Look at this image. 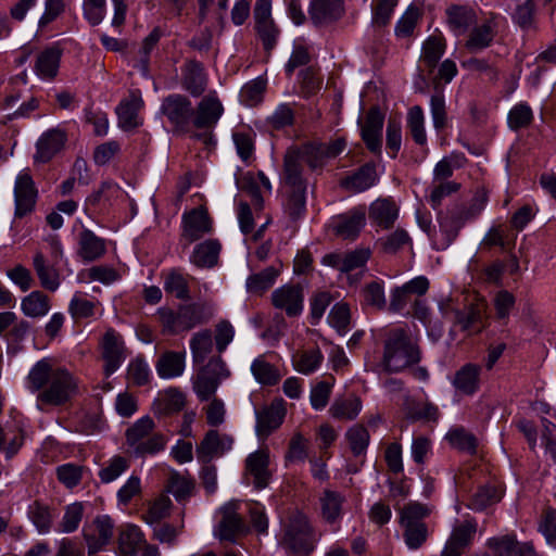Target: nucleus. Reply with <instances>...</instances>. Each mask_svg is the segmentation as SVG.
Masks as SVG:
<instances>
[{
    "mask_svg": "<svg viewBox=\"0 0 556 556\" xmlns=\"http://www.w3.org/2000/svg\"><path fill=\"white\" fill-rule=\"evenodd\" d=\"M362 410V401L355 395L336 399L329 412L334 419L353 420Z\"/></svg>",
    "mask_w": 556,
    "mask_h": 556,
    "instance_id": "09e8293b",
    "label": "nucleus"
},
{
    "mask_svg": "<svg viewBox=\"0 0 556 556\" xmlns=\"http://www.w3.org/2000/svg\"><path fill=\"white\" fill-rule=\"evenodd\" d=\"M283 188H307L304 177L303 163L296 159V154L287 150L283 157V170L281 175Z\"/></svg>",
    "mask_w": 556,
    "mask_h": 556,
    "instance_id": "2f4dec72",
    "label": "nucleus"
},
{
    "mask_svg": "<svg viewBox=\"0 0 556 556\" xmlns=\"http://www.w3.org/2000/svg\"><path fill=\"white\" fill-rule=\"evenodd\" d=\"M303 289L299 285H285L271 293L275 308L285 311L288 317H296L303 311Z\"/></svg>",
    "mask_w": 556,
    "mask_h": 556,
    "instance_id": "a211bd4d",
    "label": "nucleus"
},
{
    "mask_svg": "<svg viewBox=\"0 0 556 556\" xmlns=\"http://www.w3.org/2000/svg\"><path fill=\"white\" fill-rule=\"evenodd\" d=\"M397 3L399 0H372V26L381 28L389 25Z\"/></svg>",
    "mask_w": 556,
    "mask_h": 556,
    "instance_id": "052dcab7",
    "label": "nucleus"
},
{
    "mask_svg": "<svg viewBox=\"0 0 556 556\" xmlns=\"http://www.w3.org/2000/svg\"><path fill=\"white\" fill-rule=\"evenodd\" d=\"M27 515L39 533L46 534L51 531L55 514L50 506L35 501L28 506Z\"/></svg>",
    "mask_w": 556,
    "mask_h": 556,
    "instance_id": "37998d69",
    "label": "nucleus"
},
{
    "mask_svg": "<svg viewBox=\"0 0 556 556\" xmlns=\"http://www.w3.org/2000/svg\"><path fill=\"white\" fill-rule=\"evenodd\" d=\"M366 224V210L364 206L353 207L331 219L333 233L343 240H355Z\"/></svg>",
    "mask_w": 556,
    "mask_h": 556,
    "instance_id": "ddd939ff",
    "label": "nucleus"
},
{
    "mask_svg": "<svg viewBox=\"0 0 556 556\" xmlns=\"http://www.w3.org/2000/svg\"><path fill=\"white\" fill-rule=\"evenodd\" d=\"M430 514V507L418 502H409L402 508L399 522L409 549H418L427 542L429 529L424 519Z\"/></svg>",
    "mask_w": 556,
    "mask_h": 556,
    "instance_id": "423d86ee",
    "label": "nucleus"
},
{
    "mask_svg": "<svg viewBox=\"0 0 556 556\" xmlns=\"http://www.w3.org/2000/svg\"><path fill=\"white\" fill-rule=\"evenodd\" d=\"M500 16L490 13L484 22L471 28L465 42V48L471 53H478L489 48L498 30Z\"/></svg>",
    "mask_w": 556,
    "mask_h": 556,
    "instance_id": "dca6fc26",
    "label": "nucleus"
},
{
    "mask_svg": "<svg viewBox=\"0 0 556 556\" xmlns=\"http://www.w3.org/2000/svg\"><path fill=\"white\" fill-rule=\"evenodd\" d=\"M534 115L531 106L527 102L515 104L507 116V125L509 129L518 131L528 128L533 122Z\"/></svg>",
    "mask_w": 556,
    "mask_h": 556,
    "instance_id": "864d4df0",
    "label": "nucleus"
},
{
    "mask_svg": "<svg viewBox=\"0 0 556 556\" xmlns=\"http://www.w3.org/2000/svg\"><path fill=\"white\" fill-rule=\"evenodd\" d=\"M106 252L105 240L96 236L90 229L84 228L78 235V255L85 262L101 258Z\"/></svg>",
    "mask_w": 556,
    "mask_h": 556,
    "instance_id": "7c9ffc66",
    "label": "nucleus"
},
{
    "mask_svg": "<svg viewBox=\"0 0 556 556\" xmlns=\"http://www.w3.org/2000/svg\"><path fill=\"white\" fill-rule=\"evenodd\" d=\"M163 288L166 293L178 300L186 301L190 299L189 282L191 276L185 274L180 268H170L162 274Z\"/></svg>",
    "mask_w": 556,
    "mask_h": 556,
    "instance_id": "c85d7f7f",
    "label": "nucleus"
},
{
    "mask_svg": "<svg viewBox=\"0 0 556 556\" xmlns=\"http://www.w3.org/2000/svg\"><path fill=\"white\" fill-rule=\"evenodd\" d=\"M319 538L320 534L311 525L307 516L296 511L289 519L281 545L293 554L309 556L315 549Z\"/></svg>",
    "mask_w": 556,
    "mask_h": 556,
    "instance_id": "39448f33",
    "label": "nucleus"
},
{
    "mask_svg": "<svg viewBox=\"0 0 556 556\" xmlns=\"http://www.w3.org/2000/svg\"><path fill=\"white\" fill-rule=\"evenodd\" d=\"M424 124L425 117L422 109L418 105H415L412 109H409L407 114V127L409 129L413 140L419 146H424L427 142V136Z\"/></svg>",
    "mask_w": 556,
    "mask_h": 556,
    "instance_id": "680f3d73",
    "label": "nucleus"
},
{
    "mask_svg": "<svg viewBox=\"0 0 556 556\" xmlns=\"http://www.w3.org/2000/svg\"><path fill=\"white\" fill-rule=\"evenodd\" d=\"M65 132L60 129H50L41 135L37 141L35 159L39 162H49L64 146Z\"/></svg>",
    "mask_w": 556,
    "mask_h": 556,
    "instance_id": "c756f323",
    "label": "nucleus"
},
{
    "mask_svg": "<svg viewBox=\"0 0 556 556\" xmlns=\"http://www.w3.org/2000/svg\"><path fill=\"white\" fill-rule=\"evenodd\" d=\"M181 84L192 97H200L207 86V77L202 63L194 60L187 62L182 70Z\"/></svg>",
    "mask_w": 556,
    "mask_h": 556,
    "instance_id": "cd10ccee",
    "label": "nucleus"
},
{
    "mask_svg": "<svg viewBox=\"0 0 556 556\" xmlns=\"http://www.w3.org/2000/svg\"><path fill=\"white\" fill-rule=\"evenodd\" d=\"M251 371L255 380L262 386H276L281 379L278 368L268 363L265 355H260L252 362Z\"/></svg>",
    "mask_w": 556,
    "mask_h": 556,
    "instance_id": "49530a36",
    "label": "nucleus"
},
{
    "mask_svg": "<svg viewBox=\"0 0 556 556\" xmlns=\"http://www.w3.org/2000/svg\"><path fill=\"white\" fill-rule=\"evenodd\" d=\"M229 376L230 371L223 358L212 357L194 376L193 391L200 401H208L215 395L220 382Z\"/></svg>",
    "mask_w": 556,
    "mask_h": 556,
    "instance_id": "6e6552de",
    "label": "nucleus"
},
{
    "mask_svg": "<svg viewBox=\"0 0 556 556\" xmlns=\"http://www.w3.org/2000/svg\"><path fill=\"white\" fill-rule=\"evenodd\" d=\"M377 181L376 164L370 162L362 165L352 175L346 176L342 186L354 192H363L375 186Z\"/></svg>",
    "mask_w": 556,
    "mask_h": 556,
    "instance_id": "473e14b6",
    "label": "nucleus"
},
{
    "mask_svg": "<svg viewBox=\"0 0 556 556\" xmlns=\"http://www.w3.org/2000/svg\"><path fill=\"white\" fill-rule=\"evenodd\" d=\"M446 440L453 447L470 455L477 451V438L462 427L451 429L446 434Z\"/></svg>",
    "mask_w": 556,
    "mask_h": 556,
    "instance_id": "6e6d98bb",
    "label": "nucleus"
},
{
    "mask_svg": "<svg viewBox=\"0 0 556 556\" xmlns=\"http://www.w3.org/2000/svg\"><path fill=\"white\" fill-rule=\"evenodd\" d=\"M181 228L179 241L182 248L187 249L191 243L212 231V220L205 210L197 207L182 215Z\"/></svg>",
    "mask_w": 556,
    "mask_h": 556,
    "instance_id": "9b49d317",
    "label": "nucleus"
},
{
    "mask_svg": "<svg viewBox=\"0 0 556 556\" xmlns=\"http://www.w3.org/2000/svg\"><path fill=\"white\" fill-rule=\"evenodd\" d=\"M248 527L242 517L237 513V505L229 503L222 508V519L217 533L220 540L236 542L237 538L244 535Z\"/></svg>",
    "mask_w": 556,
    "mask_h": 556,
    "instance_id": "412c9836",
    "label": "nucleus"
},
{
    "mask_svg": "<svg viewBox=\"0 0 556 556\" xmlns=\"http://www.w3.org/2000/svg\"><path fill=\"white\" fill-rule=\"evenodd\" d=\"M154 421L146 416L138 419L126 431L127 444L137 456L155 454L165 447V437L161 433H152Z\"/></svg>",
    "mask_w": 556,
    "mask_h": 556,
    "instance_id": "0eeeda50",
    "label": "nucleus"
},
{
    "mask_svg": "<svg viewBox=\"0 0 556 556\" xmlns=\"http://www.w3.org/2000/svg\"><path fill=\"white\" fill-rule=\"evenodd\" d=\"M52 254L54 263L47 262L42 253H37L34 257V268L40 283L49 291H55L60 286L59 273L55 268L58 258L62 256L60 243L55 242L52 244Z\"/></svg>",
    "mask_w": 556,
    "mask_h": 556,
    "instance_id": "4be33fe9",
    "label": "nucleus"
},
{
    "mask_svg": "<svg viewBox=\"0 0 556 556\" xmlns=\"http://www.w3.org/2000/svg\"><path fill=\"white\" fill-rule=\"evenodd\" d=\"M38 190L28 169L22 170L14 184L15 217L22 218L35 208Z\"/></svg>",
    "mask_w": 556,
    "mask_h": 556,
    "instance_id": "f8f14e48",
    "label": "nucleus"
},
{
    "mask_svg": "<svg viewBox=\"0 0 556 556\" xmlns=\"http://www.w3.org/2000/svg\"><path fill=\"white\" fill-rule=\"evenodd\" d=\"M525 542H519L515 533L492 536L486 540L485 546L494 556H519Z\"/></svg>",
    "mask_w": 556,
    "mask_h": 556,
    "instance_id": "79ce46f5",
    "label": "nucleus"
},
{
    "mask_svg": "<svg viewBox=\"0 0 556 556\" xmlns=\"http://www.w3.org/2000/svg\"><path fill=\"white\" fill-rule=\"evenodd\" d=\"M27 387L36 393V405L41 412L67 404L78 392L75 377L66 368L53 366L49 358L31 367Z\"/></svg>",
    "mask_w": 556,
    "mask_h": 556,
    "instance_id": "f257e3e1",
    "label": "nucleus"
},
{
    "mask_svg": "<svg viewBox=\"0 0 556 556\" xmlns=\"http://www.w3.org/2000/svg\"><path fill=\"white\" fill-rule=\"evenodd\" d=\"M21 308L28 317H42L50 311V301L43 292L33 291L22 300Z\"/></svg>",
    "mask_w": 556,
    "mask_h": 556,
    "instance_id": "8fccbe9b",
    "label": "nucleus"
},
{
    "mask_svg": "<svg viewBox=\"0 0 556 556\" xmlns=\"http://www.w3.org/2000/svg\"><path fill=\"white\" fill-rule=\"evenodd\" d=\"M478 532V521L469 514L456 519L440 556H463L469 549Z\"/></svg>",
    "mask_w": 556,
    "mask_h": 556,
    "instance_id": "1a4fd4ad",
    "label": "nucleus"
},
{
    "mask_svg": "<svg viewBox=\"0 0 556 556\" xmlns=\"http://www.w3.org/2000/svg\"><path fill=\"white\" fill-rule=\"evenodd\" d=\"M285 202L283 211L288 217L295 222L302 218L306 211L307 188H283Z\"/></svg>",
    "mask_w": 556,
    "mask_h": 556,
    "instance_id": "58836bf2",
    "label": "nucleus"
},
{
    "mask_svg": "<svg viewBox=\"0 0 556 556\" xmlns=\"http://www.w3.org/2000/svg\"><path fill=\"white\" fill-rule=\"evenodd\" d=\"M289 150L296 154L300 162L306 164L313 170L321 168L326 162L323 143L306 142L298 147H291Z\"/></svg>",
    "mask_w": 556,
    "mask_h": 556,
    "instance_id": "ea45409f",
    "label": "nucleus"
},
{
    "mask_svg": "<svg viewBox=\"0 0 556 556\" xmlns=\"http://www.w3.org/2000/svg\"><path fill=\"white\" fill-rule=\"evenodd\" d=\"M161 112L176 131L186 132L192 122L194 109L186 96L173 93L164 98Z\"/></svg>",
    "mask_w": 556,
    "mask_h": 556,
    "instance_id": "9d476101",
    "label": "nucleus"
},
{
    "mask_svg": "<svg viewBox=\"0 0 556 556\" xmlns=\"http://www.w3.org/2000/svg\"><path fill=\"white\" fill-rule=\"evenodd\" d=\"M481 366L472 363L465 364L454 375L452 384L463 395H473L480 388Z\"/></svg>",
    "mask_w": 556,
    "mask_h": 556,
    "instance_id": "393cba45",
    "label": "nucleus"
},
{
    "mask_svg": "<svg viewBox=\"0 0 556 556\" xmlns=\"http://www.w3.org/2000/svg\"><path fill=\"white\" fill-rule=\"evenodd\" d=\"M114 523L110 516L96 517L92 525L84 529V538L88 546V553L96 554L109 544L113 536Z\"/></svg>",
    "mask_w": 556,
    "mask_h": 556,
    "instance_id": "6ab92c4d",
    "label": "nucleus"
},
{
    "mask_svg": "<svg viewBox=\"0 0 556 556\" xmlns=\"http://www.w3.org/2000/svg\"><path fill=\"white\" fill-rule=\"evenodd\" d=\"M309 18L316 26L328 25L339 21L344 14L342 0H311Z\"/></svg>",
    "mask_w": 556,
    "mask_h": 556,
    "instance_id": "5701e85b",
    "label": "nucleus"
},
{
    "mask_svg": "<svg viewBox=\"0 0 556 556\" xmlns=\"http://www.w3.org/2000/svg\"><path fill=\"white\" fill-rule=\"evenodd\" d=\"M185 351H165L159 356L155 363L156 372L163 379L180 377L185 371Z\"/></svg>",
    "mask_w": 556,
    "mask_h": 556,
    "instance_id": "bb28decb",
    "label": "nucleus"
},
{
    "mask_svg": "<svg viewBox=\"0 0 556 556\" xmlns=\"http://www.w3.org/2000/svg\"><path fill=\"white\" fill-rule=\"evenodd\" d=\"M146 543L144 534L135 525L124 526L118 535V549L123 556H137Z\"/></svg>",
    "mask_w": 556,
    "mask_h": 556,
    "instance_id": "c9c22d12",
    "label": "nucleus"
},
{
    "mask_svg": "<svg viewBox=\"0 0 556 556\" xmlns=\"http://www.w3.org/2000/svg\"><path fill=\"white\" fill-rule=\"evenodd\" d=\"M269 455L265 450L251 453L245 459V475L253 478V485L261 490L268 485L270 472L268 469Z\"/></svg>",
    "mask_w": 556,
    "mask_h": 556,
    "instance_id": "b1692460",
    "label": "nucleus"
},
{
    "mask_svg": "<svg viewBox=\"0 0 556 556\" xmlns=\"http://www.w3.org/2000/svg\"><path fill=\"white\" fill-rule=\"evenodd\" d=\"M279 271L274 267L269 266L260 273L252 274L247 279V291L250 294L262 295L275 283Z\"/></svg>",
    "mask_w": 556,
    "mask_h": 556,
    "instance_id": "de8ad7c7",
    "label": "nucleus"
},
{
    "mask_svg": "<svg viewBox=\"0 0 556 556\" xmlns=\"http://www.w3.org/2000/svg\"><path fill=\"white\" fill-rule=\"evenodd\" d=\"M445 51L443 37L432 35L422 45L420 63L425 65L428 74L431 75Z\"/></svg>",
    "mask_w": 556,
    "mask_h": 556,
    "instance_id": "4c0bfd02",
    "label": "nucleus"
},
{
    "mask_svg": "<svg viewBox=\"0 0 556 556\" xmlns=\"http://www.w3.org/2000/svg\"><path fill=\"white\" fill-rule=\"evenodd\" d=\"M185 401L186 399L182 392L178 389L169 388L154 402V413L161 416L176 414L184 408Z\"/></svg>",
    "mask_w": 556,
    "mask_h": 556,
    "instance_id": "a18cd8bd",
    "label": "nucleus"
},
{
    "mask_svg": "<svg viewBox=\"0 0 556 556\" xmlns=\"http://www.w3.org/2000/svg\"><path fill=\"white\" fill-rule=\"evenodd\" d=\"M407 418L417 421H437L440 417V410L431 402H413L406 408Z\"/></svg>",
    "mask_w": 556,
    "mask_h": 556,
    "instance_id": "e2e57ef3",
    "label": "nucleus"
},
{
    "mask_svg": "<svg viewBox=\"0 0 556 556\" xmlns=\"http://www.w3.org/2000/svg\"><path fill=\"white\" fill-rule=\"evenodd\" d=\"M127 380L132 386L142 387L150 380V369L142 356L131 359L127 368Z\"/></svg>",
    "mask_w": 556,
    "mask_h": 556,
    "instance_id": "774afa93",
    "label": "nucleus"
},
{
    "mask_svg": "<svg viewBox=\"0 0 556 556\" xmlns=\"http://www.w3.org/2000/svg\"><path fill=\"white\" fill-rule=\"evenodd\" d=\"M232 444L231 435L220 434L217 430H208L197 446V458L200 463H210L214 457H219L230 451Z\"/></svg>",
    "mask_w": 556,
    "mask_h": 556,
    "instance_id": "f3484780",
    "label": "nucleus"
},
{
    "mask_svg": "<svg viewBox=\"0 0 556 556\" xmlns=\"http://www.w3.org/2000/svg\"><path fill=\"white\" fill-rule=\"evenodd\" d=\"M345 438L353 455L359 456L366 452L370 435L364 426L355 425L346 431Z\"/></svg>",
    "mask_w": 556,
    "mask_h": 556,
    "instance_id": "69168bd1",
    "label": "nucleus"
},
{
    "mask_svg": "<svg viewBox=\"0 0 556 556\" xmlns=\"http://www.w3.org/2000/svg\"><path fill=\"white\" fill-rule=\"evenodd\" d=\"M62 50L59 47H49L41 51L35 63V72L42 79H53L59 72Z\"/></svg>",
    "mask_w": 556,
    "mask_h": 556,
    "instance_id": "f704fd0d",
    "label": "nucleus"
},
{
    "mask_svg": "<svg viewBox=\"0 0 556 556\" xmlns=\"http://www.w3.org/2000/svg\"><path fill=\"white\" fill-rule=\"evenodd\" d=\"M104 374L106 377L114 374L124 362L125 348L122 337L112 328L108 329L101 341Z\"/></svg>",
    "mask_w": 556,
    "mask_h": 556,
    "instance_id": "2eb2a0df",
    "label": "nucleus"
},
{
    "mask_svg": "<svg viewBox=\"0 0 556 556\" xmlns=\"http://www.w3.org/2000/svg\"><path fill=\"white\" fill-rule=\"evenodd\" d=\"M343 502L344 497L340 493L325 490L320 496L323 518L329 523L336 522L341 517Z\"/></svg>",
    "mask_w": 556,
    "mask_h": 556,
    "instance_id": "3c124183",
    "label": "nucleus"
},
{
    "mask_svg": "<svg viewBox=\"0 0 556 556\" xmlns=\"http://www.w3.org/2000/svg\"><path fill=\"white\" fill-rule=\"evenodd\" d=\"M286 412L282 407L270 405L256 413V431L258 435L267 437L283 421Z\"/></svg>",
    "mask_w": 556,
    "mask_h": 556,
    "instance_id": "e433bc0d",
    "label": "nucleus"
},
{
    "mask_svg": "<svg viewBox=\"0 0 556 556\" xmlns=\"http://www.w3.org/2000/svg\"><path fill=\"white\" fill-rule=\"evenodd\" d=\"M220 250L217 239H207L194 247L190 262L199 268H212L218 263Z\"/></svg>",
    "mask_w": 556,
    "mask_h": 556,
    "instance_id": "72a5a7b5",
    "label": "nucleus"
},
{
    "mask_svg": "<svg viewBox=\"0 0 556 556\" xmlns=\"http://www.w3.org/2000/svg\"><path fill=\"white\" fill-rule=\"evenodd\" d=\"M399 216L395 203L388 199L377 200L369 207V217L383 228H391Z\"/></svg>",
    "mask_w": 556,
    "mask_h": 556,
    "instance_id": "a19ab883",
    "label": "nucleus"
},
{
    "mask_svg": "<svg viewBox=\"0 0 556 556\" xmlns=\"http://www.w3.org/2000/svg\"><path fill=\"white\" fill-rule=\"evenodd\" d=\"M129 468V460L121 455H115L108 460L99 471L102 483H110L116 480Z\"/></svg>",
    "mask_w": 556,
    "mask_h": 556,
    "instance_id": "0e129e2a",
    "label": "nucleus"
},
{
    "mask_svg": "<svg viewBox=\"0 0 556 556\" xmlns=\"http://www.w3.org/2000/svg\"><path fill=\"white\" fill-rule=\"evenodd\" d=\"M383 123L384 115L377 105L368 110L364 122L358 119L362 139L372 153L381 152Z\"/></svg>",
    "mask_w": 556,
    "mask_h": 556,
    "instance_id": "4468645a",
    "label": "nucleus"
},
{
    "mask_svg": "<svg viewBox=\"0 0 556 556\" xmlns=\"http://www.w3.org/2000/svg\"><path fill=\"white\" fill-rule=\"evenodd\" d=\"M486 198L484 194L476 195L471 203H455L447 208L444 215H439L442 249L447 248L458 236L462 227L480 215L484 208Z\"/></svg>",
    "mask_w": 556,
    "mask_h": 556,
    "instance_id": "20e7f679",
    "label": "nucleus"
},
{
    "mask_svg": "<svg viewBox=\"0 0 556 556\" xmlns=\"http://www.w3.org/2000/svg\"><path fill=\"white\" fill-rule=\"evenodd\" d=\"M224 113V106L215 94L202 98L192 116V124L198 129H212Z\"/></svg>",
    "mask_w": 556,
    "mask_h": 556,
    "instance_id": "aec40b11",
    "label": "nucleus"
},
{
    "mask_svg": "<svg viewBox=\"0 0 556 556\" xmlns=\"http://www.w3.org/2000/svg\"><path fill=\"white\" fill-rule=\"evenodd\" d=\"M501 497L502 494L497 486L492 484L481 485L472 494L467 506L475 511H482L489 506L500 502Z\"/></svg>",
    "mask_w": 556,
    "mask_h": 556,
    "instance_id": "603ef678",
    "label": "nucleus"
},
{
    "mask_svg": "<svg viewBox=\"0 0 556 556\" xmlns=\"http://www.w3.org/2000/svg\"><path fill=\"white\" fill-rule=\"evenodd\" d=\"M419 346L406 330L393 329L389 332L383 346L382 366L387 372H400L420 362Z\"/></svg>",
    "mask_w": 556,
    "mask_h": 556,
    "instance_id": "7ed1b4c3",
    "label": "nucleus"
},
{
    "mask_svg": "<svg viewBox=\"0 0 556 556\" xmlns=\"http://www.w3.org/2000/svg\"><path fill=\"white\" fill-rule=\"evenodd\" d=\"M485 308V303L481 302L455 311L456 325L464 331L480 332L484 328Z\"/></svg>",
    "mask_w": 556,
    "mask_h": 556,
    "instance_id": "a878e982",
    "label": "nucleus"
},
{
    "mask_svg": "<svg viewBox=\"0 0 556 556\" xmlns=\"http://www.w3.org/2000/svg\"><path fill=\"white\" fill-rule=\"evenodd\" d=\"M23 444L24 435L21 429L5 430L0 426V452L4 453L7 458L16 455Z\"/></svg>",
    "mask_w": 556,
    "mask_h": 556,
    "instance_id": "bf43d9fd",
    "label": "nucleus"
},
{
    "mask_svg": "<svg viewBox=\"0 0 556 556\" xmlns=\"http://www.w3.org/2000/svg\"><path fill=\"white\" fill-rule=\"evenodd\" d=\"M193 363H203L213 350L212 332L208 329L195 332L190 339Z\"/></svg>",
    "mask_w": 556,
    "mask_h": 556,
    "instance_id": "5fc2aeb1",
    "label": "nucleus"
},
{
    "mask_svg": "<svg viewBox=\"0 0 556 556\" xmlns=\"http://www.w3.org/2000/svg\"><path fill=\"white\" fill-rule=\"evenodd\" d=\"M445 13L447 23L454 31L465 33L476 21L475 11L467 5L452 4Z\"/></svg>",
    "mask_w": 556,
    "mask_h": 556,
    "instance_id": "c03bdc74",
    "label": "nucleus"
},
{
    "mask_svg": "<svg viewBox=\"0 0 556 556\" xmlns=\"http://www.w3.org/2000/svg\"><path fill=\"white\" fill-rule=\"evenodd\" d=\"M538 531L549 546L556 548V508L547 507L542 511Z\"/></svg>",
    "mask_w": 556,
    "mask_h": 556,
    "instance_id": "338daca9",
    "label": "nucleus"
},
{
    "mask_svg": "<svg viewBox=\"0 0 556 556\" xmlns=\"http://www.w3.org/2000/svg\"><path fill=\"white\" fill-rule=\"evenodd\" d=\"M324 361V355L319 349L303 351L298 354L293 361L294 368L303 374L311 375L316 371Z\"/></svg>",
    "mask_w": 556,
    "mask_h": 556,
    "instance_id": "4d7b16f0",
    "label": "nucleus"
},
{
    "mask_svg": "<svg viewBox=\"0 0 556 556\" xmlns=\"http://www.w3.org/2000/svg\"><path fill=\"white\" fill-rule=\"evenodd\" d=\"M84 516V505L80 502L65 506L64 515L58 525L56 531L72 533L76 531Z\"/></svg>",
    "mask_w": 556,
    "mask_h": 556,
    "instance_id": "13d9d810",
    "label": "nucleus"
},
{
    "mask_svg": "<svg viewBox=\"0 0 556 556\" xmlns=\"http://www.w3.org/2000/svg\"><path fill=\"white\" fill-rule=\"evenodd\" d=\"M214 314V305L206 301L179 304L176 309L162 306L156 311L161 332L165 336L188 332L199 325L208 323Z\"/></svg>",
    "mask_w": 556,
    "mask_h": 556,
    "instance_id": "f03ea898",
    "label": "nucleus"
}]
</instances>
